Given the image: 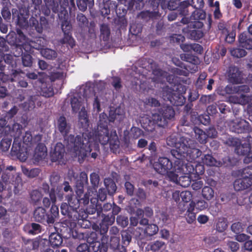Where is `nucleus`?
<instances>
[{"mask_svg": "<svg viewBox=\"0 0 252 252\" xmlns=\"http://www.w3.org/2000/svg\"><path fill=\"white\" fill-rule=\"evenodd\" d=\"M56 128L64 138V143L68 148L73 150L78 156L79 160H84L87 157L95 159L100 154L99 145L97 143H93L92 135L88 138L82 136L68 134L71 130V125L63 115L60 116L57 120Z\"/></svg>", "mask_w": 252, "mask_h": 252, "instance_id": "f257e3e1", "label": "nucleus"}, {"mask_svg": "<svg viewBox=\"0 0 252 252\" xmlns=\"http://www.w3.org/2000/svg\"><path fill=\"white\" fill-rule=\"evenodd\" d=\"M116 119V114L113 113L110 114L108 116L105 113L99 115V120L96 129L94 130L92 135L93 143H97L99 144L105 145L109 144L111 149L117 148L119 146V141L116 131L111 130L109 131L108 124L109 122H114Z\"/></svg>", "mask_w": 252, "mask_h": 252, "instance_id": "f03ea898", "label": "nucleus"}, {"mask_svg": "<svg viewBox=\"0 0 252 252\" xmlns=\"http://www.w3.org/2000/svg\"><path fill=\"white\" fill-rule=\"evenodd\" d=\"M15 137L11 150V154L12 156H15L21 161H25L27 160L28 156V148H31L41 141L40 135H36L34 137L32 136L30 131H26L23 137V144L26 145L21 146V142L19 140V137L22 134V126L19 124L14 125L13 130H15Z\"/></svg>", "mask_w": 252, "mask_h": 252, "instance_id": "7ed1b4c3", "label": "nucleus"}, {"mask_svg": "<svg viewBox=\"0 0 252 252\" xmlns=\"http://www.w3.org/2000/svg\"><path fill=\"white\" fill-rule=\"evenodd\" d=\"M88 185V178L87 174L85 171L81 172L77 178L75 182V194H68L65 196L67 204H71V206L76 208L79 204L84 206L89 204L90 193L84 192V187Z\"/></svg>", "mask_w": 252, "mask_h": 252, "instance_id": "20e7f679", "label": "nucleus"}, {"mask_svg": "<svg viewBox=\"0 0 252 252\" xmlns=\"http://www.w3.org/2000/svg\"><path fill=\"white\" fill-rule=\"evenodd\" d=\"M29 34L32 37H35L31 40L29 43L30 49H34L38 50H42L45 44V40L44 38L38 36V35L43 32L44 28H46L48 25L47 19L43 16L40 17V23L34 17H31L29 20Z\"/></svg>", "mask_w": 252, "mask_h": 252, "instance_id": "39448f33", "label": "nucleus"}, {"mask_svg": "<svg viewBox=\"0 0 252 252\" xmlns=\"http://www.w3.org/2000/svg\"><path fill=\"white\" fill-rule=\"evenodd\" d=\"M50 197L52 200V206L49 212L42 207H37L33 212L34 220L43 224H53L55 219L58 217L59 210L58 207L55 205L56 198L55 191L52 189L50 192Z\"/></svg>", "mask_w": 252, "mask_h": 252, "instance_id": "423d86ee", "label": "nucleus"}, {"mask_svg": "<svg viewBox=\"0 0 252 252\" xmlns=\"http://www.w3.org/2000/svg\"><path fill=\"white\" fill-rule=\"evenodd\" d=\"M81 205L79 204L78 207H76V208H75L74 206L71 207V204L63 203L61 206V213L69 220L77 221L78 224L81 228H89L91 224L90 222L86 219L87 215L85 212V210L80 208Z\"/></svg>", "mask_w": 252, "mask_h": 252, "instance_id": "0eeeda50", "label": "nucleus"}, {"mask_svg": "<svg viewBox=\"0 0 252 252\" xmlns=\"http://www.w3.org/2000/svg\"><path fill=\"white\" fill-rule=\"evenodd\" d=\"M170 153L175 159H185L192 162L201 156L202 152L197 148L188 146L185 141H183L182 143L180 144L177 150H171Z\"/></svg>", "mask_w": 252, "mask_h": 252, "instance_id": "6e6552de", "label": "nucleus"}, {"mask_svg": "<svg viewBox=\"0 0 252 252\" xmlns=\"http://www.w3.org/2000/svg\"><path fill=\"white\" fill-rule=\"evenodd\" d=\"M175 114L172 106L163 105L152 114L151 119L154 124L158 127H164L167 126L168 120L174 118Z\"/></svg>", "mask_w": 252, "mask_h": 252, "instance_id": "1a4fd4ad", "label": "nucleus"}, {"mask_svg": "<svg viewBox=\"0 0 252 252\" xmlns=\"http://www.w3.org/2000/svg\"><path fill=\"white\" fill-rule=\"evenodd\" d=\"M181 23L187 24V26L183 28V32L187 34L188 37L191 39L198 40L204 36L202 28L204 24L202 22L199 21H189L188 18L183 17Z\"/></svg>", "mask_w": 252, "mask_h": 252, "instance_id": "9d476101", "label": "nucleus"}, {"mask_svg": "<svg viewBox=\"0 0 252 252\" xmlns=\"http://www.w3.org/2000/svg\"><path fill=\"white\" fill-rule=\"evenodd\" d=\"M162 96L165 101H169L171 104L177 106L184 105L186 100L183 95L174 93L168 87L163 88Z\"/></svg>", "mask_w": 252, "mask_h": 252, "instance_id": "9b49d317", "label": "nucleus"}, {"mask_svg": "<svg viewBox=\"0 0 252 252\" xmlns=\"http://www.w3.org/2000/svg\"><path fill=\"white\" fill-rule=\"evenodd\" d=\"M224 143L229 146L234 147L235 153L242 156H245L251 147L250 143L245 142L242 144L239 139L230 136L226 139Z\"/></svg>", "mask_w": 252, "mask_h": 252, "instance_id": "f8f14e48", "label": "nucleus"}, {"mask_svg": "<svg viewBox=\"0 0 252 252\" xmlns=\"http://www.w3.org/2000/svg\"><path fill=\"white\" fill-rule=\"evenodd\" d=\"M174 165L167 158L159 157L158 161L153 164L154 169L161 175H165L170 170L173 169Z\"/></svg>", "mask_w": 252, "mask_h": 252, "instance_id": "ddd939ff", "label": "nucleus"}, {"mask_svg": "<svg viewBox=\"0 0 252 252\" xmlns=\"http://www.w3.org/2000/svg\"><path fill=\"white\" fill-rule=\"evenodd\" d=\"M185 159H176L175 160V168L178 172H182L183 174H191L195 172V168L190 161L185 163Z\"/></svg>", "mask_w": 252, "mask_h": 252, "instance_id": "4468645a", "label": "nucleus"}, {"mask_svg": "<svg viewBox=\"0 0 252 252\" xmlns=\"http://www.w3.org/2000/svg\"><path fill=\"white\" fill-rule=\"evenodd\" d=\"M65 155L64 145L58 142L54 147V150L51 153V160L52 162L61 161Z\"/></svg>", "mask_w": 252, "mask_h": 252, "instance_id": "2eb2a0df", "label": "nucleus"}, {"mask_svg": "<svg viewBox=\"0 0 252 252\" xmlns=\"http://www.w3.org/2000/svg\"><path fill=\"white\" fill-rule=\"evenodd\" d=\"M242 178L237 179L233 183L234 188L236 191L248 189L252 186V179L241 176Z\"/></svg>", "mask_w": 252, "mask_h": 252, "instance_id": "dca6fc26", "label": "nucleus"}, {"mask_svg": "<svg viewBox=\"0 0 252 252\" xmlns=\"http://www.w3.org/2000/svg\"><path fill=\"white\" fill-rule=\"evenodd\" d=\"M228 76L229 82L232 84H240L243 80L242 71L235 66L229 67Z\"/></svg>", "mask_w": 252, "mask_h": 252, "instance_id": "f3484780", "label": "nucleus"}, {"mask_svg": "<svg viewBox=\"0 0 252 252\" xmlns=\"http://www.w3.org/2000/svg\"><path fill=\"white\" fill-rule=\"evenodd\" d=\"M231 130L237 133H246L250 130V127L248 122L246 120H241L232 123Z\"/></svg>", "mask_w": 252, "mask_h": 252, "instance_id": "a211bd4d", "label": "nucleus"}, {"mask_svg": "<svg viewBox=\"0 0 252 252\" xmlns=\"http://www.w3.org/2000/svg\"><path fill=\"white\" fill-rule=\"evenodd\" d=\"M140 65L149 71H152L154 74H158L157 72L160 73V69H157L158 64L152 59L144 58L140 61Z\"/></svg>", "mask_w": 252, "mask_h": 252, "instance_id": "6ab92c4d", "label": "nucleus"}, {"mask_svg": "<svg viewBox=\"0 0 252 252\" xmlns=\"http://www.w3.org/2000/svg\"><path fill=\"white\" fill-rule=\"evenodd\" d=\"M133 229V228L129 227L127 229L122 231L121 236L123 245L121 246L122 251H120V252H126V247L128 246L131 241Z\"/></svg>", "mask_w": 252, "mask_h": 252, "instance_id": "aec40b11", "label": "nucleus"}, {"mask_svg": "<svg viewBox=\"0 0 252 252\" xmlns=\"http://www.w3.org/2000/svg\"><path fill=\"white\" fill-rule=\"evenodd\" d=\"M76 2L78 9L82 12L85 11L87 7L91 9L94 5V0H76ZM70 5L75 8V0H70Z\"/></svg>", "mask_w": 252, "mask_h": 252, "instance_id": "412c9836", "label": "nucleus"}, {"mask_svg": "<svg viewBox=\"0 0 252 252\" xmlns=\"http://www.w3.org/2000/svg\"><path fill=\"white\" fill-rule=\"evenodd\" d=\"M117 6L118 3L116 1L110 0L109 2L102 4V7L100 9L101 13L104 16L110 14L111 12L112 13L114 12L117 13Z\"/></svg>", "mask_w": 252, "mask_h": 252, "instance_id": "4be33fe9", "label": "nucleus"}, {"mask_svg": "<svg viewBox=\"0 0 252 252\" xmlns=\"http://www.w3.org/2000/svg\"><path fill=\"white\" fill-rule=\"evenodd\" d=\"M47 148L44 144L38 143L35 148L33 158L35 161H39L44 159L47 156Z\"/></svg>", "mask_w": 252, "mask_h": 252, "instance_id": "5701e85b", "label": "nucleus"}, {"mask_svg": "<svg viewBox=\"0 0 252 252\" xmlns=\"http://www.w3.org/2000/svg\"><path fill=\"white\" fill-rule=\"evenodd\" d=\"M240 46L247 50L252 49V38L246 32H243L239 36Z\"/></svg>", "mask_w": 252, "mask_h": 252, "instance_id": "b1692460", "label": "nucleus"}, {"mask_svg": "<svg viewBox=\"0 0 252 252\" xmlns=\"http://www.w3.org/2000/svg\"><path fill=\"white\" fill-rule=\"evenodd\" d=\"M89 120L87 111L83 108L81 109L78 115V125L84 129H87L89 126Z\"/></svg>", "mask_w": 252, "mask_h": 252, "instance_id": "393cba45", "label": "nucleus"}, {"mask_svg": "<svg viewBox=\"0 0 252 252\" xmlns=\"http://www.w3.org/2000/svg\"><path fill=\"white\" fill-rule=\"evenodd\" d=\"M100 38L104 41L109 40L111 31L108 24L103 23L100 25Z\"/></svg>", "mask_w": 252, "mask_h": 252, "instance_id": "a878e982", "label": "nucleus"}, {"mask_svg": "<svg viewBox=\"0 0 252 252\" xmlns=\"http://www.w3.org/2000/svg\"><path fill=\"white\" fill-rule=\"evenodd\" d=\"M49 242L53 247H59L63 242L62 236L59 233H52L49 236Z\"/></svg>", "mask_w": 252, "mask_h": 252, "instance_id": "bb28decb", "label": "nucleus"}, {"mask_svg": "<svg viewBox=\"0 0 252 252\" xmlns=\"http://www.w3.org/2000/svg\"><path fill=\"white\" fill-rule=\"evenodd\" d=\"M195 208V202L191 201L186 213V219L189 223H192L196 220V214L193 212Z\"/></svg>", "mask_w": 252, "mask_h": 252, "instance_id": "cd10ccee", "label": "nucleus"}, {"mask_svg": "<svg viewBox=\"0 0 252 252\" xmlns=\"http://www.w3.org/2000/svg\"><path fill=\"white\" fill-rule=\"evenodd\" d=\"M148 247L150 250L153 252H158L165 250L166 248V244L163 241L156 240L149 244Z\"/></svg>", "mask_w": 252, "mask_h": 252, "instance_id": "c85d7f7f", "label": "nucleus"}, {"mask_svg": "<svg viewBox=\"0 0 252 252\" xmlns=\"http://www.w3.org/2000/svg\"><path fill=\"white\" fill-rule=\"evenodd\" d=\"M160 3L162 9L168 8L170 10L177 9L179 4L178 0H169L167 2L165 0H162Z\"/></svg>", "mask_w": 252, "mask_h": 252, "instance_id": "c756f323", "label": "nucleus"}, {"mask_svg": "<svg viewBox=\"0 0 252 252\" xmlns=\"http://www.w3.org/2000/svg\"><path fill=\"white\" fill-rule=\"evenodd\" d=\"M7 122L4 118L0 119V131H1V134H3L5 135H7L10 134V136H12V132L14 131L13 128L11 129L10 126L7 125Z\"/></svg>", "mask_w": 252, "mask_h": 252, "instance_id": "7c9ffc66", "label": "nucleus"}, {"mask_svg": "<svg viewBox=\"0 0 252 252\" xmlns=\"http://www.w3.org/2000/svg\"><path fill=\"white\" fill-rule=\"evenodd\" d=\"M42 241V239L38 238L29 239L27 241L25 245L29 250H35L38 249Z\"/></svg>", "mask_w": 252, "mask_h": 252, "instance_id": "2f4dec72", "label": "nucleus"}, {"mask_svg": "<svg viewBox=\"0 0 252 252\" xmlns=\"http://www.w3.org/2000/svg\"><path fill=\"white\" fill-rule=\"evenodd\" d=\"M104 182L106 191L109 195H113L117 189V186L115 182L111 179H105Z\"/></svg>", "mask_w": 252, "mask_h": 252, "instance_id": "473e14b6", "label": "nucleus"}, {"mask_svg": "<svg viewBox=\"0 0 252 252\" xmlns=\"http://www.w3.org/2000/svg\"><path fill=\"white\" fill-rule=\"evenodd\" d=\"M41 91L42 95L46 97H51L54 94V89L50 84H43Z\"/></svg>", "mask_w": 252, "mask_h": 252, "instance_id": "72a5a7b5", "label": "nucleus"}, {"mask_svg": "<svg viewBox=\"0 0 252 252\" xmlns=\"http://www.w3.org/2000/svg\"><path fill=\"white\" fill-rule=\"evenodd\" d=\"M196 139L200 143H206L207 142V136L206 133L201 129L195 127L193 128Z\"/></svg>", "mask_w": 252, "mask_h": 252, "instance_id": "f704fd0d", "label": "nucleus"}, {"mask_svg": "<svg viewBox=\"0 0 252 252\" xmlns=\"http://www.w3.org/2000/svg\"><path fill=\"white\" fill-rule=\"evenodd\" d=\"M61 9H62L58 13L60 19H64L68 17V12L66 9V7L69 6L70 1L68 0H60V1Z\"/></svg>", "mask_w": 252, "mask_h": 252, "instance_id": "c9c22d12", "label": "nucleus"}, {"mask_svg": "<svg viewBox=\"0 0 252 252\" xmlns=\"http://www.w3.org/2000/svg\"><path fill=\"white\" fill-rule=\"evenodd\" d=\"M40 52L42 56L48 60H54L58 56V53L55 50L48 48L43 49Z\"/></svg>", "mask_w": 252, "mask_h": 252, "instance_id": "e433bc0d", "label": "nucleus"}, {"mask_svg": "<svg viewBox=\"0 0 252 252\" xmlns=\"http://www.w3.org/2000/svg\"><path fill=\"white\" fill-rule=\"evenodd\" d=\"M190 6L189 2L188 0H184L179 2L178 11L179 12V14L182 16H186L189 14L188 7Z\"/></svg>", "mask_w": 252, "mask_h": 252, "instance_id": "4c0bfd02", "label": "nucleus"}, {"mask_svg": "<svg viewBox=\"0 0 252 252\" xmlns=\"http://www.w3.org/2000/svg\"><path fill=\"white\" fill-rule=\"evenodd\" d=\"M202 162L204 164L210 166H217V164L216 159L209 152L204 155L202 158Z\"/></svg>", "mask_w": 252, "mask_h": 252, "instance_id": "58836bf2", "label": "nucleus"}, {"mask_svg": "<svg viewBox=\"0 0 252 252\" xmlns=\"http://www.w3.org/2000/svg\"><path fill=\"white\" fill-rule=\"evenodd\" d=\"M216 229L219 232L224 231L228 226V221L224 218H219L215 224Z\"/></svg>", "mask_w": 252, "mask_h": 252, "instance_id": "ea45409f", "label": "nucleus"}, {"mask_svg": "<svg viewBox=\"0 0 252 252\" xmlns=\"http://www.w3.org/2000/svg\"><path fill=\"white\" fill-rule=\"evenodd\" d=\"M62 44H66L71 48L75 46V41L71 35V33H64L62 39L60 40Z\"/></svg>", "mask_w": 252, "mask_h": 252, "instance_id": "a19ab883", "label": "nucleus"}, {"mask_svg": "<svg viewBox=\"0 0 252 252\" xmlns=\"http://www.w3.org/2000/svg\"><path fill=\"white\" fill-rule=\"evenodd\" d=\"M31 1L32 3L31 4V7L29 8H31L33 7V9L31 10L32 15V17H33V15L37 16V15H40L42 0H31Z\"/></svg>", "mask_w": 252, "mask_h": 252, "instance_id": "79ce46f5", "label": "nucleus"}, {"mask_svg": "<svg viewBox=\"0 0 252 252\" xmlns=\"http://www.w3.org/2000/svg\"><path fill=\"white\" fill-rule=\"evenodd\" d=\"M206 18V13L202 9H195L192 13L190 20L193 21H199L205 20Z\"/></svg>", "mask_w": 252, "mask_h": 252, "instance_id": "37998d69", "label": "nucleus"}, {"mask_svg": "<svg viewBox=\"0 0 252 252\" xmlns=\"http://www.w3.org/2000/svg\"><path fill=\"white\" fill-rule=\"evenodd\" d=\"M69 231L71 233V235L74 239L81 240H84L87 238L88 234H87L85 232H82L79 229H76L75 228H69Z\"/></svg>", "mask_w": 252, "mask_h": 252, "instance_id": "c03bdc74", "label": "nucleus"}, {"mask_svg": "<svg viewBox=\"0 0 252 252\" xmlns=\"http://www.w3.org/2000/svg\"><path fill=\"white\" fill-rule=\"evenodd\" d=\"M23 173L27 176L30 178H34L40 173V170L38 168H32L29 169L26 167L22 166Z\"/></svg>", "mask_w": 252, "mask_h": 252, "instance_id": "a18cd8bd", "label": "nucleus"}, {"mask_svg": "<svg viewBox=\"0 0 252 252\" xmlns=\"http://www.w3.org/2000/svg\"><path fill=\"white\" fill-rule=\"evenodd\" d=\"M76 20L78 26L81 29H83L88 27L89 23L88 20L83 14H77Z\"/></svg>", "mask_w": 252, "mask_h": 252, "instance_id": "49530a36", "label": "nucleus"}, {"mask_svg": "<svg viewBox=\"0 0 252 252\" xmlns=\"http://www.w3.org/2000/svg\"><path fill=\"white\" fill-rule=\"evenodd\" d=\"M202 196L207 200L212 199L214 196V189L209 186H205L202 190Z\"/></svg>", "mask_w": 252, "mask_h": 252, "instance_id": "de8ad7c7", "label": "nucleus"}, {"mask_svg": "<svg viewBox=\"0 0 252 252\" xmlns=\"http://www.w3.org/2000/svg\"><path fill=\"white\" fill-rule=\"evenodd\" d=\"M191 116H197L198 121L204 125H207L210 124V118L208 115L206 114L198 115L197 112H191Z\"/></svg>", "mask_w": 252, "mask_h": 252, "instance_id": "09e8293b", "label": "nucleus"}, {"mask_svg": "<svg viewBox=\"0 0 252 252\" xmlns=\"http://www.w3.org/2000/svg\"><path fill=\"white\" fill-rule=\"evenodd\" d=\"M15 176L13 173L4 170L1 175V179L3 182L13 184L14 182L17 181L16 179L14 180Z\"/></svg>", "mask_w": 252, "mask_h": 252, "instance_id": "8fccbe9b", "label": "nucleus"}, {"mask_svg": "<svg viewBox=\"0 0 252 252\" xmlns=\"http://www.w3.org/2000/svg\"><path fill=\"white\" fill-rule=\"evenodd\" d=\"M42 197L41 193L37 189L33 190L30 193L31 201L33 204L35 205L39 202Z\"/></svg>", "mask_w": 252, "mask_h": 252, "instance_id": "3c124183", "label": "nucleus"}, {"mask_svg": "<svg viewBox=\"0 0 252 252\" xmlns=\"http://www.w3.org/2000/svg\"><path fill=\"white\" fill-rule=\"evenodd\" d=\"M245 228V224L240 221L234 222L231 226V231L236 234L242 232Z\"/></svg>", "mask_w": 252, "mask_h": 252, "instance_id": "603ef678", "label": "nucleus"}, {"mask_svg": "<svg viewBox=\"0 0 252 252\" xmlns=\"http://www.w3.org/2000/svg\"><path fill=\"white\" fill-rule=\"evenodd\" d=\"M4 63L8 65V67L13 70V68L16 66L15 61L13 56L10 54H6L3 56Z\"/></svg>", "mask_w": 252, "mask_h": 252, "instance_id": "864d4df0", "label": "nucleus"}, {"mask_svg": "<svg viewBox=\"0 0 252 252\" xmlns=\"http://www.w3.org/2000/svg\"><path fill=\"white\" fill-rule=\"evenodd\" d=\"M182 142H178V138L175 135H171L168 136L166 139L167 144L171 147H175L176 148L174 150H177L180 144Z\"/></svg>", "mask_w": 252, "mask_h": 252, "instance_id": "5fc2aeb1", "label": "nucleus"}, {"mask_svg": "<svg viewBox=\"0 0 252 252\" xmlns=\"http://www.w3.org/2000/svg\"><path fill=\"white\" fill-rule=\"evenodd\" d=\"M158 226L155 224H149L144 230L145 233L147 235L152 236L158 233Z\"/></svg>", "mask_w": 252, "mask_h": 252, "instance_id": "6e6d98bb", "label": "nucleus"}, {"mask_svg": "<svg viewBox=\"0 0 252 252\" xmlns=\"http://www.w3.org/2000/svg\"><path fill=\"white\" fill-rule=\"evenodd\" d=\"M22 52V49L20 48ZM22 63L24 66L30 67L32 64V56L28 53H22Z\"/></svg>", "mask_w": 252, "mask_h": 252, "instance_id": "4d7b16f0", "label": "nucleus"}, {"mask_svg": "<svg viewBox=\"0 0 252 252\" xmlns=\"http://www.w3.org/2000/svg\"><path fill=\"white\" fill-rule=\"evenodd\" d=\"M109 226L108 224L101 221L99 225H94L93 228L96 231H99L101 235L104 236L107 232Z\"/></svg>", "mask_w": 252, "mask_h": 252, "instance_id": "13d9d810", "label": "nucleus"}, {"mask_svg": "<svg viewBox=\"0 0 252 252\" xmlns=\"http://www.w3.org/2000/svg\"><path fill=\"white\" fill-rule=\"evenodd\" d=\"M182 173V172H178L175 168V162L173 169L170 170L165 175H167L170 181L174 183H177L178 180V175L177 173Z\"/></svg>", "mask_w": 252, "mask_h": 252, "instance_id": "bf43d9fd", "label": "nucleus"}, {"mask_svg": "<svg viewBox=\"0 0 252 252\" xmlns=\"http://www.w3.org/2000/svg\"><path fill=\"white\" fill-rule=\"evenodd\" d=\"M12 138L4 137L2 139L0 143V149L4 152L7 151L11 144Z\"/></svg>", "mask_w": 252, "mask_h": 252, "instance_id": "052dcab7", "label": "nucleus"}, {"mask_svg": "<svg viewBox=\"0 0 252 252\" xmlns=\"http://www.w3.org/2000/svg\"><path fill=\"white\" fill-rule=\"evenodd\" d=\"M149 218H151L153 215V210L150 207H145L144 210L139 209L137 211V215L138 217L143 216V215Z\"/></svg>", "mask_w": 252, "mask_h": 252, "instance_id": "680f3d73", "label": "nucleus"}, {"mask_svg": "<svg viewBox=\"0 0 252 252\" xmlns=\"http://www.w3.org/2000/svg\"><path fill=\"white\" fill-rule=\"evenodd\" d=\"M45 5L51 8L53 12L56 13L59 11V3L56 0H44Z\"/></svg>", "mask_w": 252, "mask_h": 252, "instance_id": "e2e57ef3", "label": "nucleus"}, {"mask_svg": "<svg viewBox=\"0 0 252 252\" xmlns=\"http://www.w3.org/2000/svg\"><path fill=\"white\" fill-rule=\"evenodd\" d=\"M231 55L234 57L240 58L245 57L247 53L243 49L234 48L230 50Z\"/></svg>", "mask_w": 252, "mask_h": 252, "instance_id": "0e129e2a", "label": "nucleus"}, {"mask_svg": "<svg viewBox=\"0 0 252 252\" xmlns=\"http://www.w3.org/2000/svg\"><path fill=\"white\" fill-rule=\"evenodd\" d=\"M67 17L66 18L62 19L63 20L62 23V29L64 33H71L72 25L69 21H67Z\"/></svg>", "mask_w": 252, "mask_h": 252, "instance_id": "69168bd1", "label": "nucleus"}, {"mask_svg": "<svg viewBox=\"0 0 252 252\" xmlns=\"http://www.w3.org/2000/svg\"><path fill=\"white\" fill-rule=\"evenodd\" d=\"M110 245L111 248L115 250L116 252H120V251H122V249L120 250L121 246L120 245L119 238L116 237L111 238Z\"/></svg>", "mask_w": 252, "mask_h": 252, "instance_id": "338daca9", "label": "nucleus"}, {"mask_svg": "<svg viewBox=\"0 0 252 252\" xmlns=\"http://www.w3.org/2000/svg\"><path fill=\"white\" fill-rule=\"evenodd\" d=\"M157 216L159 220V221L158 222V223H161V225H163L169 223L170 220L169 215L166 212L162 211Z\"/></svg>", "mask_w": 252, "mask_h": 252, "instance_id": "774afa93", "label": "nucleus"}]
</instances>
